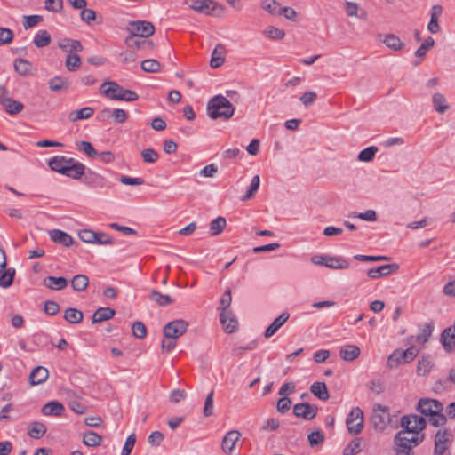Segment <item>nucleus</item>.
I'll return each mask as SVG.
<instances>
[{
  "instance_id": "nucleus-35",
  "label": "nucleus",
  "mask_w": 455,
  "mask_h": 455,
  "mask_svg": "<svg viewBox=\"0 0 455 455\" xmlns=\"http://www.w3.org/2000/svg\"><path fill=\"white\" fill-rule=\"evenodd\" d=\"M1 106L4 108L5 112L9 115H17L24 109V104L10 98L5 100Z\"/></svg>"
},
{
  "instance_id": "nucleus-8",
  "label": "nucleus",
  "mask_w": 455,
  "mask_h": 455,
  "mask_svg": "<svg viewBox=\"0 0 455 455\" xmlns=\"http://www.w3.org/2000/svg\"><path fill=\"white\" fill-rule=\"evenodd\" d=\"M363 411L359 407L351 410L346 419L347 430L350 434L357 435L362 431L363 424Z\"/></svg>"
},
{
  "instance_id": "nucleus-13",
  "label": "nucleus",
  "mask_w": 455,
  "mask_h": 455,
  "mask_svg": "<svg viewBox=\"0 0 455 455\" xmlns=\"http://www.w3.org/2000/svg\"><path fill=\"white\" fill-rule=\"evenodd\" d=\"M220 321L228 333H234L238 329V321L232 311L220 312Z\"/></svg>"
},
{
  "instance_id": "nucleus-22",
  "label": "nucleus",
  "mask_w": 455,
  "mask_h": 455,
  "mask_svg": "<svg viewBox=\"0 0 455 455\" xmlns=\"http://www.w3.org/2000/svg\"><path fill=\"white\" fill-rule=\"evenodd\" d=\"M49 376V371L45 367L36 366L29 374V383L32 386L40 385L46 381Z\"/></svg>"
},
{
  "instance_id": "nucleus-6",
  "label": "nucleus",
  "mask_w": 455,
  "mask_h": 455,
  "mask_svg": "<svg viewBox=\"0 0 455 455\" xmlns=\"http://www.w3.org/2000/svg\"><path fill=\"white\" fill-rule=\"evenodd\" d=\"M405 432H398L394 439L396 455H415L414 447L420 444L419 439H407L404 435Z\"/></svg>"
},
{
  "instance_id": "nucleus-47",
  "label": "nucleus",
  "mask_w": 455,
  "mask_h": 455,
  "mask_svg": "<svg viewBox=\"0 0 455 455\" xmlns=\"http://www.w3.org/2000/svg\"><path fill=\"white\" fill-rule=\"evenodd\" d=\"M102 438L93 431H87L84 434L83 443L89 447H96L100 444Z\"/></svg>"
},
{
  "instance_id": "nucleus-10",
  "label": "nucleus",
  "mask_w": 455,
  "mask_h": 455,
  "mask_svg": "<svg viewBox=\"0 0 455 455\" xmlns=\"http://www.w3.org/2000/svg\"><path fill=\"white\" fill-rule=\"evenodd\" d=\"M417 410L425 416L443 411V404L435 399L421 398L417 405Z\"/></svg>"
},
{
  "instance_id": "nucleus-21",
  "label": "nucleus",
  "mask_w": 455,
  "mask_h": 455,
  "mask_svg": "<svg viewBox=\"0 0 455 455\" xmlns=\"http://www.w3.org/2000/svg\"><path fill=\"white\" fill-rule=\"evenodd\" d=\"M147 37H136L134 36H128L125 39V44L129 48L137 49H152L154 44L152 41L147 40Z\"/></svg>"
},
{
  "instance_id": "nucleus-63",
  "label": "nucleus",
  "mask_w": 455,
  "mask_h": 455,
  "mask_svg": "<svg viewBox=\"0 0 455 455\" xmlns=\"http://www.w3.org/2000/svg\"><path fill=\"white\" fill-rule=\"evenodd\" d=\"M260 6L270 14H275L280 4L275 0H261Z\"/></svg>"
},
{
  "instance_id": "nucleus-18",
  "label": "nucleus",
  "mask_w": 455,
  "mask_h": 455,
  "mask_svg": "<svg viewBox=\"0 0 455 455\" xmlns=\"http://www.w3.org/2000/svg\"><path fill=\"white\" fill-rule=\"evenodd\" d=\"M241 434L237 430H231L226 434L222 439L221 448L224 452L230 454L237 441L239 440Z\"/></svg>"
},
{
  "instance_id": "nucleus-49",
  "label": "nucleus",
  "mask_w": 455,
  "mask_h": 455,
  "mask_svg": "<svg viewBox=\"0 0 455 455\" xmlns=\"http://www.w3.org/2000/svg\"><path fill=\"white\" fill-rule=\"evenodd\" d=\"M81 59L79 55L76 53H68L66 60H65V66L68 71H76L81 66Z\"/></svg>"
},
{
  "instance_id": "nucleus-33",
  "label": "nucleus",
  "mask_w": 455,
  "mask_h": 455,
  "mask_svg": "<svg viewBox=\"0 0 455 455\" xmlns=\"http://www.w3.org/2000/svg\"><path fill=\"white\" fill-rule=\"evenodd\" d=\"M59 47L65 52L72 53V52L83 51V45L80 41L70 38H65L59 42Z\"/></svg>"
},
{
  "instance_id": "nucleus-24",
  "label": "nucleus",
  "mask_w": 455,
  "mask_h": 455,
  "mask_svg": "<svg viewBox=\"0 0 455 455\" xmlns=\"http://www.w3.org/2000/svg\"><path fill=\"white\" fill-rule=\"evenodd\" d=\"M65 408L63 404L57 401L49 402L41 409V412L45 416L60 417L63 414Z\"/></svg>"
},
{
  "instance_id": "nucleus-3",
  "label": "nucleus",
  "mask_w": 455,
  "mask_h": 455,
  "mask_svg": "<svg viewBox=\"0 0 455 455\" xmlns=\"http://www.w3.org/2000/svg\"><path fill=\"white\" fill-rule=\"evenodd\" d=\"M419 353L415 346L409 347L406 350L395 349L387 358V366L389 369L396 368L400 364L412 362Z\"/></svg>"
},
{
  "instance_id": "nucleus-25",
  "label": "nucleus",
  "mask_w": 455,
  "mask_h": 455,
  "mask_svg": "<svg viewBox=\"0 0 455 455\" xmlns=\"http://www.w3.org/2000/svg\"><path fill=\"white\" fill-rule=\"evenodd\" d=\"M361 350L356 345H345L339 349V356L344 361H354L360 355Z\"/></svg>"
},
{
  "instance_id": "nucleus-55",
  "label": "nucleus",
  "mask_w": 455,
  "mask_h": 455,
  "mask_svg": "<svg viewBox=\"0 0 455 455\" xmlns=\"http://www.w3.org/2000/svg\"><path fill=\"white\" fill-rule=\"evenodd\" d=\"M231 301H232L231 291L228 289L222 294L220 302V307L218 309L220 312L230 311L229 307H230Z\"/></svg>"
},
{
  "instance_id": "nucleus-14",
  "label": "nucleus",
  "mask_w": 455,
  "mask_h": 455,
  "mask_svg": "<svg viewBox=\"0 0 455 455\" xmlns=\"http://www.w3.org/2000/svg\"><path fill=\"white\" fill-rule=\"evenodd\" d=\"M440 342L445 352L451 353L455 350V329L452 326L447 327L442 331Z\"/></svg>"
},
{
  "instance_id": "nucleus-29",
  "label": "nucleus",
  "mask_w": 455,
  "mask_h": 455,
  "mask_svg": "<svg viewBox=\"0 0 455 455\" xmlns=\"http://www.w3.org/2000/svg\"><path fill=\"white\" fill-rule=\"evenodd\" d=\"M85 171V165L76 159H73V163L70 164V167L64 174L67 177L79 180L82 176H84Z\"/></svg>"
},
{
  "instance_id": "nucleus-28",
  "label": "nucleus",
  "mask_w": 455,
  "mask_h": 455,
  "mask_svg": "<svg viewBox=\"0 0 455 455\" xmlns=\"http://www.w3.org/2000/svg\"><path fill=\"white\" fill-rule=\"evenodd\" d=\"M433 366L434 363L432 357L428 355H423L418 360L416 372L419 376H425L431 371Z\"/></svg>"
},
{
  "instance_id": "nucleus-7",
  "label": "nucleus",
  "mask_w": 455,
  "mask_h": 455,
  "mask_svg": "<svg viewBox=\"0 0 455 455\" xmlns=\"http://www.w3.org/2000/svg\"><path fill=\"white\" fill-rule=\"evenodd\" d=\"M188 323L182 319L173 320L164 326V335L166 339H177L188 330Z\"/></svg>"
},
{
  "instance_id": "nucleus-40",
  "label": "nucleus",
  "mask_w": 455,
  "mask_h": 455,
  "mask_svg": "<svg viewBox=\"0 0 455 455\" xmlns=\"http://www.w3.org/2000/svg\"><path fill=\"white\" fill-rule=\"evenodd\" d=\"M51 36L47 30H39L34 36L33 44L37 48H43L51 44Z\"/></svg>"
},
{
  "instance_id": "nucleus-2",
  "label": "nucleus",
  "mask_w": 455,
  "mask_h": 455,
  "mask_svg": "<svg viewBox=\"0 0 455 455\" xmlns=\"http://www.w3.org/2000/svg\"><path fill=\"white\" fill-rule=\"evenodd\" d=\"M100 92L105 96L115 100L135 101L139 99L138 94L131 90L124 89L116 82H106L101 84Z\"/></svg>"
},
{
  "instance_id": "nucleus-44",
  "label": "nucleus",
  "mask_w": 455,
  "mask_h": 455,
  "mask_svg": "<svg viewBox=\"0 0 455 455\" xmlns=\"http://www.w3.org/2000/svg\"><path fill=\"white\" fill-rule=\"evenodd\" d=\"M89 284V278L85 275H76L71 281L72 288L76 291H84Z\"/></svg>"
},
{
  "instance_id": "nucleus-38",
  "label": "nucleus",
  "mask_w": 455,
  "mask_h": 455,
  "mask_svg": "<svg viewBox=\"0 0 455 455\" xmlns=\"http://www.w3.org/2000/svg\"><path fill=\"white\" fill-rule=\"evenodd\" d=\"M49 88L52 92H60L68 88V80L65 77L56 76L52 77L49 83Z\"/></svg>"
},
{
  "instance_id": "nucleus-57",
  "label": "nucleus",
  "mask_w": 455,
  "mask_h": 455,
  "mask_svg": "<svg viewBox=\"0 0 455 455\" xmlns=\"http://www.w3.org/2000/svg\"><path fill=\"white\" fill-rule=\"evenodd\" d=\"M63 8L62 0H44V9L52 12H59Z\"/></svg>"
},
{
  "instance_id": "nucleus-20",
  "label": "nucleus",
  "mask_w": 455,
  "mask_h": 455,
  "mask_svg": "<svg viewBox=\"0 0 455 455\" xmlns=\"http://www.w3.org/2000/svg\"><path fill=\"white\" fill-rule=\"evenodd\" d=\"M50 238L52 242L61 244L65 247L70 246L74 240L70 235L60 229H53L49 232Z\"/></svg>"
},
{
  "instance_id": "nucleus-19",
  "label": "nucleus",
  "mask_w": 455,
  "mask_h": 455,
  "mask_svg": "<svg viewBox=\"0 0 455 455\" xmlns=\"http://www.w3.org/2000/svg\"><path fill=\"white\" fill-rule=\"evenodd\" d=\"M290 314L283 312L277 316L272 323L266 329L264 337L269 339L272 337L289 319Z\"/></svg>"
},
{
  "instance_id": "nucleus-30",
  "label": "nucleus",
  "mask_w": 455,
  "mask_h": 455,
  "mask_svg": "<svg viewBox=\"0 0 455 455\" xmlns=\"http://www.w3.org/2000/svg\"><path fill=\"white\" fill-rule=\"evenodd\" d=\"M94 114V109L91 107H84L79 110L71 111L68 118L70 122H76L78 120L88 119Z\"/></svg>"
},
{
  "instance_id": "nucleus-34",
  "label": "nucleus",
  "mask_w": 455,
  "mask_h": 455,
  "mask_svg": "<svg viewBox=\"0 0 455 455\" xmlns=\"http://www.w3.org/2000/svg\"><path fill=\"white\" fill-rule=\"evenodd\" d=\"M324 266L331 269H347L349 267V261L343 257L328 256Z\"/></svg>"
},
{
  "instance_id": "nucleus-41",
  "label": "nucleus",
  "mask_w": 455,
  "mask_h": 455,
  "mask_svg": "<svg viewBox=\"0 0 455 455\" xmlns=\"http://www.w3.org/2000/svg\"><path fill=\"white\" fill-rule=\"evenodd\" d=\"M15 269L6 268L0 273V287L8 288L10 287L14 280Z\"/></svg>"
},
{
  "instance_id": "nucleus-52",
  "label": "nucleus",
  "mask_w": 455,
  "mask_h": 455,
  "mask_svg": "<svg viewBox=\"0 0 455 455\" xmlns=\"http://www.w3.org/2000/svg\"><path fill=\"white\" fill-rule=\"evenodd\" d=\"M435 44L433 37L428 36L424 43L416 50L415 55L418 58H424L427 52L430 50Z\"/></svg>"
},
{
  "instance_id": "nucleus-9",
  "label": "nucleus",
  "mask_w": 455,
  "mask_h": 455,
  "mask_svg": "<svg viewBox=\"0 0 455 455\" xmlns=\"http://www.w3.org/2000/svg\"><path fill=\"white\" fill-rule=\"evenodd\" d=\"M129 26V36L136 37H148L155 32L154 25L147 20L131 21Z\"/></svg>"
},
{
  "instance_id": "nucleus-5",
  "label": "nucleus",
  "mask_w": 455,
  "mask_h": 455,
  "mask_svg": "<svg viewBox=\"0 0 455 455\" xmlns=\"http://www.w3.org/2000/svg\"><path fill=\"white\" fill-rule=\"evenodd\" d=\"M426 425L427 421L421 416L416 414L405 415L401 419V427L403 429L399 432H405L404 435L410 433L420 434L426 427Z\"/></svg>"
},
{
  "instance_id": "nucleus-23",
  "label": "nucleus",
  "mask_w": 455,
  "mask_h": 455,
  "mask_svg": "<svg viewBox=\"0 0 455 455\" xmlns=\"http://www.w3.org/2000/svg\"><path fill=\"white\" fill-rule=\"evenodd\" d=\"M43 284L48 289L61 291L68 286V280L62 276L49 275L43 280Z\"/></svg>"
},
{
  "instance_id": "nucleus-32",
  "label": "nucleus",
  "mask_w": 455,
  "mask_h": 455,
  "mask_svg": "<svg viewBox=\"0 0 455 455\" xmlns=\"http://www.w3.org/2000/svg\"><path fill=\"white\" fill-rule=\"evenodd\" d=\"M311 393L322 401L329 399L330 395L327 386L324 382H315L310 387Z\"/></svg>"
},
{
  "instance_id": "nucleus-43",
  "label": "nucleus",
  "mask_w": 455,
  "mask_h": 455,
  "mask_svg": "<svg viewBox=\"0 0 455 455\" xmlns=\"http://www.w3.org/2000/svg\"><path fill=\"white\" fill-rule=\"evenodd\" d=\"M435 325L433 322H429L424 325L421 330V332L416 335V341L419 344L424 345L432 335Z\"/></svg>"
},
{
  "instance_id": "nucleus-64",
  "label": "nucleus",
  "mask_w": 455,
  "mask_h": 455,
  "mask_svg": "<svg viewBox=\"0 0 455 455\" xmlns=\"http://www.w3.org/2000/svg\"><path fill=\"white\" fill-rule=\"evenodd\" d=\"M316 98L317 94L315 92L307 91L300 96L299 100L305 107H309L315 101Z\"/></svg>"
},
{
  "instance_id": "nucleus-62",
  "label": "nucleus",
  "mask_w": 455,
  "mask_h": 455,
  "mask_svg": "<svg viewBox=\"0 0 455 455\" xmlns=\"http://www.w3.org/2000/svg\"><path fill=\"white\" fill-rule=\"evenodd\" d=\"M84 176L85 183L93 186L101 185L102 178L100 175L94 173L93 172L90 170L87 172H84Z\"/></svg>"
},
{
  "instance_id": "nucleus-58",
  "label": "nucleus",
  "mask_w": 455,
  "mask_h": 455,
  "mask_svg": "<svg viewBox=\"0 0 455 455\" xmlns=\"http://www.w3.org/2000/svg\"><path fill=\"white\" fill-rule=\"evenodd\" d=\"M141 156L145 163L153 164L156 163L158 158V153L153 148H146L141 152Z\"/></svg>"
},
{
  "instance_id": "nucleus-42",
  "label": "nucleus",
  "mask_w": 455,
  "mask_h": 455,
  "mask_svg": "<svg viewBox=\"0 0 455 455\" xmlns=\"http://www.w3.org/2000/svg\"><path fill=\"white\" fill-rule=\"evenodd\" d=\"M31 68L32 64L25 59H17L14 61V69L20 76H28L30 74Z\"/></svg>"
},
{
  "instance_id": "nucleus-59",
  "label": "nucleus",
  "mask_w": 455,
  "mask_h": 455,
  "mask_svg": "<svg viewBox=\"0 0 455 455\" xmlns=\"http://www.w3.org/2000/svg\"><path fill=\"white\" fill-rule=\"evenodd\" d=\"M428 421L434 427H441L446 423L447 419L446 416L442 413V411H438L431 414L429 416Z\"/></svg>"
},
{
  "instance_id": "nucleus-26",
  "label": "nucleus",
  "mask_w": 455,
  "mask_h": 455,
  "mask_svg": "<svg viewBox=\"0 0 455 455\" xmlns=\"http://www.w3.org/2000/svg\"><path fill=\"white\" fill-rule=\"evenodd\" d=\"M226 48L223 44H219L216 45L212 52L210 65L212 68L220 67L225 60Z\"/></svg>"
},
{
  "instance_id": "nucleus-15",
  "label": "nucleus",
  "mask_w": 455,
  "mask_h": 455,
  "mask_svg": "<svg viewBox=\"0 0 455 455\" xmlns=\"http://www.w3.org/2000/svg\"><path fill=\"white\" fill-rule=\"evenodd\" d=\"M451 436V435L447 429H440L436 432L435 436V453H445Z\"/></svg>"
},
{
  "instance_id": "nucleus-27",
  "label": "nucleus",
  "mask_w": 455,
  "mask_h": 455,
  "mask_svg": "<svg viewBox=\"0 0 455 455\" xmlns=\"http://www.w3.org/2000/svg\"><path fill=\"white\" fill-rule=\"evenodd\" d=\"M68 404L71 411L79 415L84 414L88 411V407L83 402V399L80 396H77L75 393L69 395Z\"/></svg>"
},
{
  "instance_id": "nucleus-11",
  "label": "nucleus",
  "mask_w": 455,
  "mask_h": 455,
  "mask_svg": "<svg viewBox=\"0 0 455 455\" xmlns=\"http://www.w3.org/2000/svg\"><path fill=\"white\" fill-rule=\"evenodd\" d=\"M317 410L318 408L315 405L308 403H300L293 406V414L298 418L311 420L316 416Z\"/></svg>"
},
{
  "instance_id": "nucleus-31",
  "label": "nucleus",
  "mask_w": 455,
  "mask_h": 455,
  "mask_svg": "<svg viewBox=\"0 0 455 455\" xmlns=\"http://www.w3.org/2000/svg\"><path fill=\"white\" fill-rule=\"evenodd\" d=\"M116 314V311L110 307L98 308L92 318L93 323H101L111 319Z\"/></svg>"
},
{
  "instance_id": "nucleus-39",
  "label": "nucleus",
  "mask_w": 455,
  "mask_h": 455,
  "mask_svg": "<svg viewBox=\"0 0 455 455\" xmlns=\"http://www.w3.org/2000/svg\"><path fill=\"white\" fill-rule=\"evenodd\" d=\"M433 106L436 112L443 114L450 108L446 103V99L443 94L435 92L432 97Z\"/></svg>"
},
{
  "instance_id": "nucleus-54",
  "label": "nucleus",
  "mask_w": 455,
  "mask_h": 455,
  "mask_svg": "<svg viewBox=\"0 0 455 455\" xmlns=\"http://www.w3.org/2000/svg\"><path fill=\"white\" fill-rule=\"evenodd\" d=\"M132 331L135 338L144 339L147 335V329L142 322L137 321L132 325Z\"/></svg>"
},
{
  "instance_id": "nucleus-51",
  "label": "nucleus",
  "mask_w": 455,
  "mask_h": 455,
  "mask_svg": "<svg viewBox=\"0 0 455 455\" xmlns=\"http://www.w3.org/2000/svg\"><path fill=\"white\" fill-rule=\"evenodd\" d=\"M160 63L153 59L145 60L141 62V69L148 73H156L160 70Z\"/></svg>"
},
{
  "instance_id": "nucleus-56",
  "label": "nucleus",
  "mask_w": 455,
  "mask_h": 455,
  "mask_svg": "<svg viewBox=\"0 0 455 455\" xmlns=\"http://www.w3.org/2000/svg\"><path fill=\"white\" fill-rule=\"evenodd\" d=\"M78 149L84 152L89 157L94 158L98 156L97 151L92 144L89 141L83 140L78 144Z\"/></svg>"
},
{
  "instance_id": "nucleus-12",
  "label": "nucleus",
  "mask_w": 455,
  "mask_h": 455,
  "mask_svg": "<svg viewBox=\"0 0 455 455\" xmlns=\"http://www.w3.org/2000/svg\"><path fill=\"white\" fill-rule=\"evenodd\" d=\"M73 159L64 156H55L49 160L48 164L52 171L64 175L73 163Z\"/></svg>"
},
{
  "instance_id": "nucleus-45",
  "label": "nucleus",
  "mask_w": 455,
  "mask_h": 455,
  "mask_svg": "<svg viewBox=\"0 0 455 455\" xmlns=\"http://www.w3.org/2000/svg\"><path fill=\"white\" fill-rule=\"evenodd\" d=\"M227 221L223 217H217L210 223V232L212 236L220 235L226 228Z\"/></svg>"
},
{
  "instance_id": "nucleus-48",
  "label": "nucleus",
  "mask_w": 455,
  "mask_h": 455,
  "mask_svg": "<svg viewBox=\"0 0 455 455\" xmlns=\"http://www.w3.org/2000/svg\"><path fill=\"white\" fill-rule=\"evenodd\" d=\"M260 185V178L259 175H255L250 184L247 192L242 196V201H247L254 196Z\"/></svg>"
},
{
  "instance_id": "nucleus-37",
  "label": "nucleus",
  "mask_w": 455,
  "mask_h": 455,
  "mask_svg": "<svg viewBox=\"0 0 455 455\" xmlns=\"http://www.w3.org/2000/svg\"><path fill=\"white\" fill-rule=\"evenodd\" d=\"M148 298L151 301L156 302L160 307H165L173 303V299L171 296L162 294L156 290L151 291Z\"/></svg>"
},
{
  "instance_id": "nucleus-36",
  "label": "nucleus",
  "mask_w": 455,
  "mask_h": 455,
  "mask_svg": "<svg viewBox=\"0 0 455 455\" xmlns=\"http://www.w3.org/2000/svg\"><path fill=\"white\" fill-rule=\"evenodd\" d=\"M46 431V426L43 422L35 421L28 427V435L33 439H39L45 435Z\"/></svg>"
},
{
  "instance_id": "nucleus-4",
  "label": "nucleus",
  "mask_w": 455,
  "mask_h": 455,
  "mask_svg": "<svg viewBox=\"0 0 455 455\" xmlns=\"http://www.w3.org/2000/svg\"><path fill=\"white\" fill-rule=\"evenodd\" d=\"M189 7L200 13L220 17L224 13V6L212 0H192Z\"/></svg>"
},
{
  "instance_id": "nucleus-16",
  "label": "nucleus",
  "mask_w": 455,
  "mask_h": 455,
  "mask_svg": "<svg viewBox=\"0 0 455 455\" xmlns=\"http://www.w3.org/2000/svg\"><path fill=\"white\" fill-rule=\"evenodd\" d=\"M399 266L395 263L382 265L375 268H371L367 272L368 277L371 279H378L379 277L387 276L391 273L396 272Z\"/></svg>"
},
{
  "instance_id": "nucleus-50",
  "label": "nucleus",
  "mask_w": 455,
  "mask_h": 455,
  "mask_svg": "<svg viewBox=\"0 0 455 455\" xmlns=\"http://www.w3.org/2000/svg\"><path fill=\"white\" fill-rule=\"evenodd\" d=\"M378 152V148L375 146L368 147L363 149L358 155V160L361 162H370L371 161L376 153Z\"/></svg>"
},
{
  "instance_id": "nucleus-60",
  "label": "nucleus",
  "mask_w": 455,
  "mask_h": 455,
  "mask_svg": "<svg viewBox=\"0 0 455 455\" xmlns=\"http://www.w3.org/2000/svg\"><path fill=\"white\" fill-rule=\"evenodd\" d=\"M213 391H211L205 398L204 406V416L210 417L213 414Z\"/></svg>"
},
{
  "instance_id": "nucleus-1",
  "label": "nucleus",
  "mask_w": 455,
  "mask_h": 455,
  "mask_svg": "<svg viewBox=\"0 0 455 455\" xmlns=\"http://www.w3.org/2000/svg\"><path fill=\"white\" fill-rule=\"evenodd\" d=\"M235 109L233 104L220 94L212 97L207 103V114L212 120H228L233 116Z\"/></svg>"
},
{
  "instance_id": "nucleus-17",
  "label": "nucleus",
  "mask_w": 455,
  "mask_h": 455,
  "mask_svg": "<svg viewBox=\"0 0 455 455\" xmlns=\"http://www.w3.org/2000/svg\"><path fill=\"white\" fill-rule=\"evenodd\" d=\"M380 42L393 51H401L405 44L395 34H379L378 36Z\"/></svg>"
},
{
  "instance_id": "nucleus-53",
  "label": "nucleus",
  "mask_w": 455,
  "mask_h": 455,
  "mask_svg": "<svg viewBox=\"0 0 455 455\" xmlns=\"http://www.w3.org/2000/svg\"><path fill=\"white\" fill-rule=\"evenodd\" d=\"M264 35L271 39L279 40L284 36L285 32L278 28L269 26L264 30Z\"/></svg>"
},
{
  "instance_id": "nucleus-61",
  "label": "nucleus",
  "mask_w": 455,
  "mask_h": 455,
  "mask_svg": "<svg viewBox=\"0 0 455 455\" xmlns=\"http://www.w3.org/2000/svg\"><path fill=\"white\" fill-rule=\"evenodd\" d=\"M371 422L374 427L379 430H383L387 426V422L384 419V416L379 413L376 410L374 411L373 415L371 416Z\"/></svg>"
},
{
  "instance_id": "nucleus-46",
  "label": "nucleus",
  "mask_w": 455,
  "mask_h": 455,
  "mask_svg": "<svg viewBox=\"0 0 455 455\" xmlns=\"http://www.w3.org/2000/svg\"><path fill=\"white\" fill-rule=\"evenodd\" d=\"M83 313L82 311L76 308H68L64 312V319L69 323H79L83 320Z\"/></svg>"
}]
</instances>
